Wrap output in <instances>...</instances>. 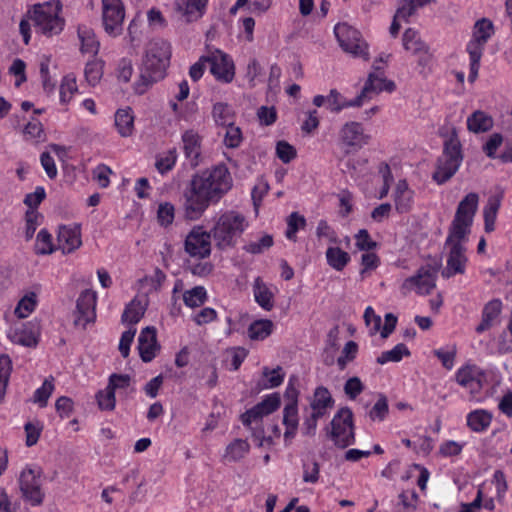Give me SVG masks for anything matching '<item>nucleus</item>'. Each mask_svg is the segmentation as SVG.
I'll list each match as a JSON object with an SVG mask.
<instances>
[{"label": "nucleus", "instance_id": "nucleus-1", "mask_svg": "<svg viewBox=\"0 0 512 512\" xmlns=\"http://www.w3.org/2000/svg\"><path fill=\"white\" fill-rule=\"evenodd\" d=\"M232 177L225 165L196 173L183 190L184 217L198 220L211 204L218 203L232 188Z\"/></svg>", "mask_w": 512, "mask_h": 512}, {"label": "nucleus", "instance_id": "nucleus-2", "mask_svg": "<svg viewBox=\"0 0 512 512\" xmlns=\"http://www.w3.org/2000/svg\"><path fill=\"white\" fill-rule=\"evenodd\" d=\"M171 58V45L164 39H154L149 42L143 59L136 91L143 94L153 83L164 78Z\"/></svg>", "mask_w": 512, "mask_h": 512}, {"label": "nucleus", "instance_id": "nucleus-3", "mask_svg": "<svg viewBox=\"0 0 512 512\" xmlns=\"http://www.w3.org/2000/svg\"><path fill=\"white\" fill-rule=\"evenodd\" d=\"M62 4L59 0H51L34 4L28 11L27 17L31 19L35 31L46 37L59 35L65 26V19L61 17Z\"/></svg>", "mask_w": 512, "mask_h": 512}, {"label": "nucleus", "instance_id": "nucleus-4", "mask_svg": "<svg viewBox=\"0 0 512 512\" xmlns=\"http://www.w3.org/2000/svg\"><path fill=\"white\" fill-rule=\"evenodd\" d=\"M462 145L455 128L450 136L444 141L442 154L436 162V169L432 179L439 185L449 181L458 171L463 161Z\"/></svg>", "mask_w": 512, "mask_h": 512}, {"label": "nucleus", "instance_id": "nucleus-5", "mask_svg": "<svg viewBox=\"0 0 512 512\" xmlns=\"http://www.w3.org/2000/svg\"><path fill=\"white\" fill-rule=\"evenodd\" d=\"M247 225V221L242 214L235 211H226L217 218L209 232L216 247L225 250L236 245L237 238L242 235Z\"/></svg>", "mask_w": 512, "mask_h": 512}, {"label": "nucleus", "instance_id": "nucleus-6", "mask_svg": "<svg viewBox=\"0 0 512 512\" xmlns=\"http://www.w3.org/2000/svg\"><path fill=\"white\" fill-rule=\"evenodd\" d=\"M479 196L468 193L458 204L454 218L448 229L452 237L467 238L471 232L474 216L478 209Z\"/></svg>", "mask_w": 512, "mask_h": 512}, {"label": "nucleus", "instance_id": "nucleus-7", "mask_svg": "<svg viewBox=\"0 0 512 512\" xmlns=\"http://www.w3.org/2000/svg\"><path fill=\"white\" fill-rule=\"evenodd\" d=\"M331 429H327V435L335 446L344 449L355 442L353 413L349 407H342L331 420Z\"/></svg>", "mask_w": 512, "mask_h": 512}, {"label": "nucleus", "instance_id": "nucleus-8", "mask_svg": "<svg viewBox=\"0 0 512 512\" xmlns=\"http://www.w3.org/2000/svg\"><path fill=\"white\" fill-rule=\"evenodd\" d=\"M334 34L340 47L354 57L368 60V45L361 38V34L355 28L346 23H339L334 27Z\"/></svg>", "mask_w": 512, "mask_h": 512}, {"label": "nucleus", "instance_id": "nucleus-9", "mask_svg": "<svg viewBox=\"0 0 512 512\" xmlns=\"http://www.w3.org/2000/svg\"><path fill=\"white\" fill-rule=\"evenodd\" d=\"M466 241L467 238L452 237L451 233H448L445 240V247H449V254L447 265L441 272L443 278L449 279L456 274L465 273L467 257L465 255L466 248L464 243Z\"/></svg>", "mask_w": 512, "mask_h": 512}, {"label": "nucleus", "instance_id": "nucleus-10", "mask_svg": "<svg viewBox=\"0 0 512 512\" xmlns=\"http://www.w3.org/2000/svg\"><path fill=\"white\" fill-rule=\"evenodd\" d=\"M339 145L344 148L345 154L357 152L368 145L371 136L365 132L362 123L348 121L344 123L338 132Z\"/></svg>", "mask_w": 512, "mask_h": 512}, {"label": "nucleus", "instance_id": "nucleus-11", "mask_svg": "<svg viewBox=\"0 0 512 512\" xmlns=\"http://www.w3.org/2000/svg\"><path fill=\"white\" fill-rule=\"evenodd\" d=\"M20 490L23 498L33 506H39L44 499V493L41 490V471L40 469L27 468L22 471L19 479Z\"/></svg>", "mask_w": 512, "mask_h": 512}, {"label": "nucleus", "instance_id": "nucleus-12", "mask_svg": "<svg viewBox=\"0 0 512 512\" xmlns=\"http://www.w3.org/2000/svg\"><path fill=\"white\" fill-rule=\"evenodd\" d=\"M125 10L121 0H102L103 26L110 36L116 37L123 31Z\"/></svg>", "mask_w": 512, "mask_h": 512}, {"label": "nucleus", "instance_id": "nucleus-13", "mask_svg": "<svg viewBox=\"0 0 512 512\" xmlns=\"http://www.w3.org/2000/svg\"><path fill=\"white\" fill-rule=\"evenodd\" d=\"M374 72L369 73L368 78L358 95L363 105L366 101L373 98L374 95L382 91L393 92L396 85L393 81L388 80L384 76V71L381 66L374 65Z\"/></svg>", "mask_w": 512, "mask_h": 512}, {"label": "nucleus", "instance_id": "nucleus-14", "mask_svg": "<svg viewBox=\"0 0 512 512\" xmlns=\"http://www.w3.org/2000/svg\"><path fill=\"white\" fill-rule=\"evenodd\" d=\"M211 234L204 231L201 226L194 227L186 236L184 247L191 257L200 259L211 254Z\"/></svg>", "mask_w": 512, "mask_h": 512}, {"label": "nucleus", "instance_id": "nucleus-15", "mask_svg": "<svg viewBox=\"0 0 512 512\" xmlns=\"http://www.w3.org/2000/svg\"><path fill=\"white\" fill-rule=\"evenodd\" d=\"M96 292L86 289L81 292L76 302L74 325L85 329L87 324L96 319Z\"/></svg>", "mask_w": 512, "mask_h": 512}, {"label": "nucleus", "instance_id": "nucleus-16", "mask_svg": "<svg viewBox=\"0 0 512 512\" xmlns=\"http://www.w3.org/2000/svg\"><path fill=\"white\" fill-rule=\"evenodd\" d=\"M435 281L436 271L428 267H421L416 275L405 279L401 290L403 294H407L415 288L419 294H429L436 286Z\"/></svg>", "mask_w": 512, "mask_h": 512}, {"label": "nucleus", "instance_id": "nucleus-17", "mask_svg": "<svg viewBox=\"0 0 512 512\" xmlns=\"http://www.w3.org/2000/svg\"><path fill=\"white\" fill-rule=\"evenodd\" d=\"M208 0H174V13L184 23L198 21L205 14Z\"/></svg>", "mask_w": 512, "mask_h": 512}, {"label": "nucleus", "instance_id": "nucleus-18", "mask_svg": "<svg viewBox=\"0 0 512 512\" xmlns=\"http://www.w3.org/2000/svg\"><path fill=\"white\" fill-rule=\"evenodd\" d=\"M210 64V72L217 80L230 83L234 78V64L229 56L216 50L211 56L205 58Z\"/></svg>", "mask_w": 512, "mask_h": 512}, {"label": "nucleus", "instance_id": "nucleus-19", "mask_svg": "<svg viewBox=\"0 0 512 512\" xmlns=\"http://www.w3.org/2000/svg\"><path fill=\"white\" fill-rule=\"evenodd\" d=\"M484 372L476 365H465L459 368L455 374L456 382L469 389L471 394L478 393L482 388Z\"/></svg>", "mask_w": 512, "mask_h": 512}, {"label": "nucleus", "instance_id": "nucleus-20", "mask_svg": "<svg viewBox=\"0 0 512 512\" xmlns=\"http://www.w3.org/2000/svg\"><path fill=\"white\" fill-rule=\"evenodd\" d=\"M138 350L140 358L143 362H151L157 352L160 350V345L156 338V329L152 326L144 328L138 337Z\"/></svg>", "mask_w": 512, "mask_h": 512}, {"label": "nucleus", "instance_id": "nucleus-21", "mask_svg": "<svg viewBox=\"0 0 512 512\" xmlns=\"http://www.w3.org/2000/svg\"><path fill=\"white\" fill-rule=\"evenodd\" d=\"M57 240L59 249H61L63 253L75 251L82 244L80 226L77 224L73 226H60Z\"/></svg>", "mask_w": 512, "mask_h": 512}, {"label": "nucleus", "instance_id": "nucleus-22", "mask_svg": "<svg viewBox=\"0 0 512 512\" xmlns=\"http://www.w3.org/2000/svg\"><path fill=\"white\" fill-rule=\"evenodd\" d=\"M182 141L185 157L189 160L190 165L198 166L201 154L199 135L193 130H187L182 135Z\"/></svg>", "mask_w": 512, "mask_h": 512}, {"label": "nucleus", "instance_id": "nucleus-23", "mask_svg": "<svg viewBox=\"0 0 512 512\" xmlns=\"http://www.w3.org/2000/svg\"><path fill=\"white\" fill-rule=\"evenodd\" d=\"M413 191L409 189L406 180H399L394 192V204L398 213H408L412 208Z\"/></svg>", "mask_w": 512, "mask_h": 512}, {"label": "nucleus", "instance_id": "nucleus-24", "mask_svg": "<svg viewBox=\"0 0 512 512\" xmlns=\"http://www.w3.org/2000/svg\"><path fill=\"white\" fill-rule=\"evenodd\" d=\"M502 310V302L500 299H492L485 304L482 311V319L480 324L476 327L477 333H483L490 329L493 322L498 318Z\"/></svg>", "mask_w": 512, "mask_h": 512}, {"label": "nucleus", "instance_id": "nucleus-25", "mask_svg": "<svg viewBox=\"0 0 512 512\" xmlns=\"http://www.w3.org/2000/svg\"><path fill=\"white\" fill-rule=\"evenodd\" d=\"M503 198V193H498L491 195L488 200L487 204L485 205L483 209V216H484V229L487 233H491L495 229V221L497 218V213L501 206V201Z\"/></svg>", "mask_w": 512, "mask_h": 512}, {"label": "nucleus", "instance_id": "nucleus-26", "mask_svg": "<svg viewBox=\"0 0 512 512\" xmlns=\"http://www.w3.org/2000/svg\"><path fill=\"white\" fill-rule=\"evenodd\" d=\"M147 306H148V300L146 297H143V298L135 297L126 306V308L122 314V321L130 323V324L138 323L141 320V318L144 316Z\"/></svg>", "mask_w": 512, "mask_h": 512}, {"label": "nucleus", "instance_id": "nucleus-27", "mask_svg": "<svg viewBox=\"0 0 512 512\" xmlns=\"http://www.w3.org/2000/svg\"><path fill=\"white\" fill-rule=\"evenodd\" d=\"M77 34L81 43L80 51L82 53L92 54L93 56L97 55L100 43L96 39L94 31L85 25H80Z\"/></svg>", "mask_w": 512, "mask_h": 512}, {"label": "nucleus", "instance_id": "nucleus-28", "mask_svg": "<svg viewBox=\"0 0 512 512\" xmlns=\"http://www.w3.org/2000/svg\"><path fill=\"white\" fill-rule=\"evenodd\" d=\"M328 109L332 113H339L345 108L362 106L359 96L352 100L345 99L336 89H331L327 95Z\"/></svg>", "mask_w": 512, "mask_h": 512}, {"label": "nucleus", "instance_id": "nucleus-29", "mask_svg": "<svg viewBox=\"0 0 512 512\" xmlns=\"http://www.w3.org/2000/svg\"><path fill=\"white\" fill-rule=\"evenodd\" d=\"M486 43L481 42L476 39H472L467 44V52L470 56V74L469 81L474 82L478 76V71L480 67V60L483 54L484 45Z\"/></svg>", "mask_w": 512, "mask_h": 512}, {"label": "nucleus", "instance_id": "nucleus-30", "mask_svg": "<svg viewBox=\"0 0 512 512\" xmlns=\"http://www.w3.org/2000/svg\"><path fill=\"white\" fill-rule=\"evenodd\" d=\"M492 127L493 119L484 111L477 110L467 118V128L473 133L487 132Z\"/></svg>", "mask_w": 512, "mask_h": 512}, {"label": "nucleus", "instance_id": "nucleus-31", "mask_svg": "<svg viewBox=\"0 0 512 512\" xmlns=\"http://www.w3.org/2000/svg\"><path fill=\"white\" fill-rule=\"evenodd\" d=\"M492 414L484 409L471 411L467 415V426L474 432H484L490 426Z\"/></svg>", "mask_w": 512, "mask_h": 512}, {"label": "nucleus", "instance_id": "nucleus-32", "mask_svg": "<svg viewBox=\"0 0 512 512\" xmlns=\"http://www.w3.org/2000/svg\"><path fill=\"white\" fill-rule=\"evenodd\" d=\"M115 126L122 137L132 135L134 129V116L132 109H119L115 114Z\"/></svg>", "mask_w": 512, "mask_h": 512}, {"label": "nucleus", "instance_id": "nucleus-33", "mask_svg": "<svg viewBox=\"0 0 512 512\" xmlns=\"http://www.w3.org/2000/svg\"><path fill=\"white\" fill-rule=\"evenodd\" d=\"M403 47L414 55H420L426 51L428 45L421 39L419 33L413 28H408L403 33Z\"/></svg>", "mask_w": 512, "mask_h": 512}, {"label": "nucleus", "instance_id": "nucleus-34", "mask_svg": "<svg viewBox=\"0 0 512 512\" xmlns=\"http://www.w3.org/2000/svg\"><path fill=\"white\" fill-rule=\"evenodd\" d=\"M212 117L216 125L226 127L234 123L235 113L229 104L217 102L213 105Z\"/></svg>", "mask_w": 512, "mask_h": 512}, {"label": "nucleus", "instance_id": "nucleus-35", "mask_svg": "<svg viewBox=\"0 0 512 512\" xmlns=\"http://www.w3.org/2000/svg\"><path fill=\"white\" fill-rule=\"evenodd\" d=\"M253 290L255 301L259 306L264 310L270 311L274 306L273 293L260 281L259 278L256 279Z\"/></svg>", "mask_w": 512, "mask_h": 512}, {"label": "nucleus", "instance_id": "nucleus-36", "mask_svg": "<svg viewBox=\"0 0 512 512\" xmlns=\"http://www.w3.org/2000/svg\"><path fill=\"white\" fill-rule=\"evenodd\" d=\"M326 259L333 269L342 271L350 261V255L339 247H329L326 251Z\"/></svg>", "mask_w": 512, "mask_h": 512}, {"label": "nucleus", "instance_id": "nucleus-37", "mask_svg": "<svg viewBox=\"0 0 512 512\" xmlns=\"http://www.w3.org/2000/svg\"><path fill=\"white\" fill-rule=\"evenodd\" d=\"M273 330V322L268 319H260L252 322L248 328V335L252 340H264Z\"/></svg>", "mask_w": 512, "mask_h": 512}, {"label": "nucleus", "instance_id": "nucleus-38", "mask_svg": "<svg viewBox=\"0 0 512 512\" xmlns=\"http://www.w3.org/2000/svg\"><path fill=\"white\" fill-rule=\"evenodd\" d=\"M103 67L104 61L96 58L86 63L84 75L89 85L95 86L99 83L103 76Z\"/></svg>", "mask_w": 512, "mask_h": 512}, {"label": "nucleus", "instance_id": "nucleus-39", "mask_svg": "<svg viewBox=\"0 0 512 512\" xmlns=\"http://www.w3.org/2000/svg\"><path fill=\"white\" fill-rule=\"evenodd\" d=\"M404 356H410V351L405 344L399 343L393 349L382 352L376 361L383 365L387 362H399Z\"/></svg>", "mask_w": 512, "mask_h": 512}, {"label": "nucleus", "instance_id": "nucleus-40", "mask_svg": "<svg viewBox=\"0 0 512 512\" xmlns=\"http://www.w3.org/2000/svg\"><path fill=\"white\" fill-rule=\"evenodd\" d=\"M249 448L250 445L246 440L235 439L227 446L225 458L233 462L239 461L248 453Z\"/></svg>", "mask_w": 512, "mask_h": 512}, {"label": "nucleus", "instance_id": "nucleus-41", "mask_svg": "<svg viewBox=\"0 0 512 512\" xmlns=\"http://www.w3.org/2000/svg\"><path fill=\"white\" fill-rule=\"evenodd\" d=\"M207 299V293L203 286H196L186 290L183 294V301L186 306L195 308L203 305Z\"/></svg>", "mask_w": 512, "mask_h": 512}, {"label": "nucleus", "instance_id": "nucleus-42", "mask_svg": "<svg viewBox=\"0 0 512 512\" xmlns=\"http://www.w3.org/2000/svg\"><path fill=\"white\" fill-rule=\"evenodd\" d=\"M34 250L37 255H48L55 251L52 235L46 229H41L38 232Z\"/></svg>", "mask_w": 512, "mask_h": 512}, {"label": "nucleus", "instance_id": "nucleus-43", "mask_svg": "<svg viewBox=\"0 0 512 512\" xmlns=\"http://www.w3.org/2000/svg\"><path fill=\"white\" fill-rule=\"evenodd\" d=\"M9 338L12 342L27 347H32L37 344V338L32 331L26 328H14L9 332Z\"/></svg>", "mask_w": 512, "mask_h": 512}, {"label": "nucleus", "instance_id": "nucleus-44", "mask_svg": "<svg viewBox=\"0 0 512 512\" xmlns=\"http://www.w3.org/2000/svg\"><path fill=\"white\" fill-rule=\"evenodd\" d=\"M176 148L169 149L167 152L159 155L156 159L155 167L159 173L165 174L172 170L177 161Z\"/></svg>", "mask_w": 512, "mask_h": 512}, {"label": "nucleus", "instance_id": "nucleus-45", "mask_svg": "<svg viewBox=\"0 0 512 512\" xmlns=\"http://www.w3.org/2000/svg\"><path fill=\"white\" fill-rule=\"evenodd\" d=\"M96 400L100 410L113 411L116 405L115 392L112 391L108 386L105 389L99 390L96 393Z\"/></svg>", "mask_w": 512, "mask_h": 512}, {"label": "nucleus", "instance_id": "nucleus-46", "mask_svg": "<svg viewBox=\"0 0 512 512\" xmlns=\"http://www.w3.org/2000/svg\"><path fill=\"white\" fill-rule=\"evenodd\" d=\"M310 406L332 408L334 406V399L326 387L319 386L314 391Z\"/></svg>", "mask_w": 512, "mask_h": 512}, {"label": "nucleus", "instance_id": "nucleus-47", "mask_svg": "<svg viewBox=\"0 0 512 512\" xmlns=\"http://www.w3.org/2000/svg\"><path fill=\"white\" fill-rule=\"evenodd\" d=\"M492 34L493 23L490 20L482 18L475 23L473 39L486 43Z\"/></svg>", "mask_w": 512, "mask_h": 512}, {"label": "nucleus", "instance_id": "nucleus-48", "mask_svg": "<svg viewBox=\"0 0 512 512\" xmlns=\"http://www.w3.org/2000/svg\"><path fill=\"white\" fill-rule=\"evenodd\" d=\"M78 91L76 78L72 75H67L63 78L60 86V101L65 104L68 103L74 93Z\"/></svg>", "mask_w": 512, "mask_h": 512}, {"label": "nucleus", "instance_id": "nucleus-49", "mask_svg": "<svg viewBox=\"0 0 512 512\" xmlns=\"http://www.w3.org/2000/svg\"><path fill=\"white\" fill-rule=\"evenodd\" d=\"M36 306V295L31 293L30 295L24 296L17 304L14 313L20 318H26L35 309Z\"/></svg>", "mask_w": 512, "mask_h": 512}, {"label": "nucleus", "instance_id": "nucleus-50", "mask_svg": "<svg viewBox=\"0 0 512 512\" xmlns=\"http://www.w3.org/2000/svg\"><path fill=\"white\" fill-rule=\"evenodd\" d=\"M243 140L242 131L240 127L234 123L226 126V133L224 135V144L227 148H237L241 145Z\"/></svg>", "mask_w": 512, "mask_h": 512}, {"label": "nucleus", "instance_id": "nucleus-51", "mask_svg": "<svg viewBox=\"0 0 512 512\" xmlns=\"http://www.w3.org/2000/svg\"><path fill=\"white\" fill-rule=\"evenodd\" d=\"M53 390V378L51 377V379H46L42 386L35 391L34 402L38 403L40 407H45Z\"/></svg>", "mask_w": 512, "mask_h": 512}, {"label": "nucleus", "instance_id": "nucleus-52", "mask_svg": "<svg viewBox=\"0 0 512 512\" xmlns=\"http://www.w3.org/2000/svg\"><path fill=\"white\" fill-rule=\"evenodd\" d=\"M388 412L389 406L387 398L384 395H380L377 402L369 411V417L372 421H383L387 416Z\"/></svg>", "mask_w": 512, "mask_h": 512}, {"label": "nucleus", "instance_id": "nucleus-53", "mask_svg": "<svg viewBox=\"0 0 512 512\" xmlns=\"http://www.w3.org/2000/svg\"><path fill=\"white\" fill-rule=\"evenodd\" d=\"M305 224L306 220L302 215L297 212L291 213L287 220L286 237L290 240H295L297 231L300 227H304Z\"/></svg>", "mask_w": 512, "mask_h": 512}, {"label": "nucleus", "instance_id": "nucleus-54", "mask_svg": "<svg viewBox=\"0 0 512 512\" xmlns=\"http://www.w3.org/2000/svg\"><path fill=\"white\" fill-rule=\"evenodd\" d=\"M174 216L175 208L173 204L169 202L159 204L157 210V219L162 226H168L172 224Z\"/></svg>", "mask_w": 512, "mask_h": 512}, {"label": "nucleus", "instance_id": "nucleus-55", "mask_svg": "<svg viewBox=\"0 0 512 512\" xmlns=\"http://www.w3.org/2000/svg\"><path fill=\"white\" fill-rule=\"evenodd\" d=\"M273 245V237L271 235H264L259 241L250 242L244 246V250L251 254H261L266 249Z\"/></svg>", "mask_w": 512, "mask_h": 512}, {"label": "nucleus", "instance_id": "nucleus-56", "mask_svg": "<svg viewBox=\"0 0 512 512\" xmlns=\"http://www.w3.org/2000/svg\"><path fill=\"white\" fill-rule=\"evenodd\" d=\"M276 155L283 163H289L296 157L297 152L292 145L281 140L276 144Z\"/></svg>", "mask_w": 512, "mask_h": 512}, {"label": "nucleus", "instance_id": "nucleus-57", "mask_svg": "<svg viewBox=\"0 0 512 512\" xmlns=\"http://www.w3.org/2000/svg\"><path fill=\"white\" fill-rule=\"evenodd\" d=\"M364 385L359 377L349 378L344 384V392L348 398L354 400L364 391Z\"/></svg>", "mask_w": 512, "mask_h": 512}, {"label": "nucleus", "instance_id": "nucleus-58", "mask_svg": "<svg viewBox=\"0 0 512 512\" xmlns=\"http://www.w3.org/2000/svg\"><path fill=\"white\" fill-rule=\"evenodd\" d=\"M131 377L128 374L113 373L109 376L107 386L114 392L119 389H127L130 386Z\"/></svg>", "mask_w": 512, "mask_h": 512}, {"label": "nucleus", "instance_id": "nucleus-59", "mask_svg": "<svg viewBox=\"0 0 512 512\" xmlns=\"http://www.w3.org/2000/svg\"><path fill=\"white\" fill-rule=\"evenodd\" d=\"M281 372L282 368L280 366L273 370H269V368L265 367L263 369V376L267 378V384L265 387L275 388L280 386L284 380V374Z\"/></svg>", "mask_w": 512, "mask_h": 512}, {"label": "nucleus", "instance_id": "nucleus-60", "mask_svg": "<svg viewBox=\"0 0 512 512\" xmlns=\"http://www.w3.org/2000/svg\"><path fill=\"white\" fill-rule=\"evenodd\" d=\"M356 238V247L361 251H370L373 250L377 243L373 241L366 229H361L355 236Z\"/></svg>", "mask_w": 512, "mask_h": 512}, {"label": "nucleus", "instance_id": "nucleus-61", "mask_svg": "<svg viewBox=\"0 0 512 512\" xmlns=\"http://www.w3.org/2000/svg\"><path fill=\"white\" fill-rule=\"evenodd\" d=\"M434 355L441 361L444 368L451 370L454 366L456 357V347L453 346L450 350L437 349L434 350Z\"/></svg>", "mask_w": 512, "mask_h": 512}, {"label": "nucleus", "instance_id": "nucleus-62", "mask_svg": "<svg viewBox=\"0 0 512 512\" xmlns=\"http://www.w3.org/2000/svg\"><path fill=\"white\" fill-rule=\"evenodd\" d=\"M45 197V189L41 186H38L33 193H29L25 196L24 204L27 205L31 210L35 211V209L40 205Z\"/></svg>", "mask_w": 512, "mask_h": 512}, {"label": "nucleus", "instance_id": "nucleus-63", "mask_svg": "<svg viewBox=\"0 0 512 512\" xmlns=\"http://www.w3.org/2000/svg\"><path fill=\"white\" fill-rule=\"evenodd\" d=\"M416 5L411 0H401L396 13L395 18H400L404 21H408L409 17L413 16L417 11Z\"/></svg>", "mask_w": 512, "mask_h": 512}, {"label": "nucleus", "instance_id": "nucleus-64", "mask_svg": "<svg viewBox=\"0 0 512 512\" xmlns=\"http://www.w3.org/2000/svg\"><path fill=\"white\" fill-rule=\"evenodd\" d=\"M319 124L318 111L316 109L310 110L306 113V118L301 125V130L306 134H311L318 128Z\"/></svg>", "mask_w": 512, "mask_h": 512}]
</instances>
